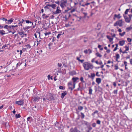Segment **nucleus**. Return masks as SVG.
Masks as SVG:
<instances>
[{"label":"nucleus","mask_w":132,"mask_h":132,"mask_svg":"<svg viewBox=\"0 0 132 132\" xmlns=\"http://www.w3.org/2000/svg\"><path fill=\"white\" fill-rule=\"evenodd\" d=\"M7 19L4 17H1L0 18V23L5 25L7 24Z\"/></svg>","instance_id":"4"},{"label":"nucleus","mask_w":132,"mask_h":132,"mask_svg":"<svg viewBox=\"0 0 132 132\" xmlns=\"http://www.w3.org/2000/svg\"><path fill=\"white\" fill-rule=\"evenodd\" d=\"M95 76V75L94 73H91V77H94Z\"/></svg>","instance_id":"50"},{"label":"nucleus","mask_w":132,"mask_h":132,"mask_svg":"<svg viewBox=\"0 0 132 132\" xmlns=\"http://www.w3.org/2000/svg\"><path fill=\"white\" fill-rule=\"evenodd\" d=\"M16 103L20 105H23L24 104L23 100H21L19 101H16Z\"/></svg>","instance_id":"7"},{"label":"nucleus","mask_w":132,"mask_h":132,"mask_svg":"<svg viewBox=\"0 0 132 132\" xmlns=\"http://www.w3.org/2000/svg\"><path fill=\"white\" fill-rule=\"evenodd\" d=\"M81 118L82 119L84 118V114L82 112L81 113Z\"/></svg>","instance_id":"36"},{"label":"nucleus","mask_w":132,"mask_h":132,"mask_svg":"<svg viewBox=\"0 0 132 132\" xmlns=\"http://www.w3.org/2000/svg\"><path fill=\"white\" fill-rule=\"evenodd\" d=\"M96 76H97L98 77H99L100 76V75H99L98 74V72H96Z\"/></svg>","instance_id":"58"},{"label":"nucleus","mask_w":132,"mask_h":132,"mask_svg":"<svg viewBox=\"0 0 132 132\" xmlns=\"http://www.w3.org/2000/svg\"><path fill=\"white\" fill-rule=\"evenodd\" d=\"M75 71H73L70 73V74L71 75H73L75 74Z\"/></svg>","instance_id":"44"},{"label":"nucleus","mask_w":132,"mask_h":132,"mask_svg":"<svg viewBox=\"0 0 132 132\" xmlns=\"http://www.w3.org/2000/svg\"><path fill=\"white\" fill-rule=\"evenodd\" d=\"M46 99L49 101H51L52 100H55L53 96L52 95L51 93H48Z\"/></svg>","instance_id":"5"},{"label":"nucleus","mask_w":132,"mask_h":132,"mask_svg":"<svg viewBox=\"0 0 132 132\" xmlns=\"http://www.w3.org/2000/svg\"><path fill=\"white\" fill-rule=\"evenodd\" d=\"M64 18H65V19L66 20H64V21H67V20L68 19V18H67V16L66 15L65 16V17H64Z\"/></svg>","instance_id":"60"},{"label":"nucleus","mask_w":132,"mask_h":132,"mask_svg":"<svg viewBox=\"0 0 132 132\" xmlns=\"http://www.w3.org/2000/svg\"><path fill=\"white\" fill-rule=\"evenodd\" d=\"M127 40L128 42H131L132 40L130 38H127Z\"/></svg>","instance_id":"37"},{"label":"nucleus","mask_w":132,"mask_h":132,"mask_svg":"<svg viewBox=\"0 0 132 132\" xmlns=\"http://www.w3.org/2000/svg\"><path fill=\"white\" fill-rule=\"evenodd\" d=\"M101 79L100 78H97L96 79V82L98 84H99L101 82Z\"/></svg>","instance_id":"13"},{"label":"nucleus","mask_w":132,"mask_h":132,"mask_svg":"<svg viewBox=\"0 0 132 132\" xmlns=\"http://www.w3.org/2000/svg\"><path fill=\"white\" fill-rule=\"evenodd\" d=\"M132 29V27L130 26L128 27H127L126 28V30L127 32L129 31L131 29Z\"/></svg>","instance_id":"20"},{"label":"nucleus","mask_w":132,"mask_h":132,"mask_svg":"<svg viewBox=\"0 0 132 132\" xmlns=\"http://www.w3.org/2000/svg\"><path fill=\"white\" fill-rule=\"evenodd\" d=\"M125 41L124 40H122L121 41H120L119 42V44L121 46H123L125 44Z\"/></svg>","instance_id":"15"},{"label":"nucleus","mask_w":132,"mask_h":132,"mask_svg":"<svg viewBox=\"0 0 132 132\" xmlns=\"http://www.w3.org/2000/svg\"><path fill=\"white\" fill-rule=\"evenodd\" d=\"M86 75L88 78H91V76L88 74L87 73H86Z\"/></svg>","instance_id":"28"},{"label":"nucleus","mask_w":132,"mask_h":132,"mask_svg":"<svg viewBox=\"0 0 132 132\" xmlns=\"http://www.w3.org/2000/svg\"><path fill=\"white\" fill-rule=\"evenodd\" d=\"M115 67V70H117L118 69V66L117 65H114Z\"/></svg>","instance_id":"40"},{"label":"nucleus","mask_w":132,"mask_h":132,"mask_svg":"<svg viewBox=\"0 0 132 132\" xmlns=\"http://www.w3.org/2000/svg\"><path fill=\"white\" fill-rule=\"evenodd\" d=\"M125 32H122V33H120L119 34L121 36H123V35L125 34Z\"/></svg>","instance_id":"32"},{"label":"nucleus","mask_w":132,"mask_h":132,"mask_svg":"<svg viewBox=\"0 0 132 132\" xmlns=\"http://www.w3.org/2000/svg\"><path fill=\"white\" fill-rule=\"evenodd\" d=\"M125 48H126V51H128L129 50V46H126L125 47Z\"/></svg>","instance_id":"33"},{"label":"nucleus","mask_w":132,"mask_h":132,"mask_svg":"<svg viewBox=\"0 0 132 132\" xmlns=\"http://www.w3.org/2000/svg\"><path fill=\"white\" fill-rule=\"evenodd\" d=\"M53 44L51 43H50L48 44V46L49 47V48L50 49L51 48H50V46L52 45Z\"/></svg>","instance_id":"52"},{"label":"nucleus","mask_w":132,"mask_h":132,"mask_svg":"<svg viewBox=\"0 0 132 132\" xmlns=\"http://www.w3.org/2000/svg\"><path fill=\"white\" fill-rule=\"evenodd\" d=\"M18 34L20 35H22V33H21V32H20V31H18Z\"/></svg>","instance_id":"64"},{"label":"nucleus","mask_w":132,"mask_h":132,"mask_svg":"<svg viewBox=\"0 0 132 132\" xmlns=\"http://www.w3.org/2000/svg\"><path fill=\"white\" fill-rule=\"evenodd\" d=\"M26 22L27 23H32L31 26H32L33 25V23L32 22H31V21H29L28 20H26Z\"/></svg>","instance_id":"27"},{"label":"nucleus","mask_w":132,"mask_h":132,"mask_svg":"<svg viewBox=\"0 0 132 132\" xmlns=\"http://www.w3.org/2000/svg\"><path fill=\"white\" fill-rule=\"evenodd\" d=\"M65 27H67L70 26V25L69 24H65Z\"/></svg>","instance_id":"43"},{"label":"nucleus","mask_w":132,"mask_h":132,"mask_svg":"<svg viewBox=\"0 0 132 132\" xmlns=\"http://www.w3.org/2000/svg\"><path fill=\"white\" fill-rule=\"evenodd\" d=\"M26 46L27 48H30L31 47V46L29 44H28L27 45H26Z\"/></svg>","instance_id":"51"},{"label":"nucleus","mask_w":132,"mask_h":132,"mask_svg":"<svg viewBox=\"0 0 132 132\" xmlns=\"http://www.w3.org/2000/svg\"><path fill=\"white\" fill-rule=\"evenodd\" d=\"M13 20L14 19L12 18H11L10 19L7 20L6 24L8 25L9 24H11L13 22Z\"/></svg>","instance_id":"8"},{"label":"nucleus","mask_w":132,"mask_h":132,"mask_svg":"<svg viewBox=\"0 0 132 132\" xmlns=\"http://www.w3.org/2000/svg\"><path fill=\"white\" fill-rule=\"evenodd\" d=\"M15 117L16 118H20L21 117V116L19 114H16L15 115Z\"/></svg>","instance_id":"31"},{"label":"nucleus","mask_w":132,"mask_h":132,"mask_svg":"<svg viewBox=\"0 0 132 132\" xmlns=\"http://www.w3.org/2000/svg\"><path fill=\"white\" fill-rule=\"evenodd\" d=\"M83 108V107L81 106H79L78 107V109L80 111H81L82 110Z\"/></svg>","instance_id":"26"},{"label":"nucleus","mask_w":132,"mask_h":132,"mask_svg":"<svg viewBox=\"0 0 132 132\" xmlns=\"http://www.w3.org/2000/svg\"><path fill=\"white\" fill-rule=\"evenodd\" d=\"M7 46V45H4L3 46V47H2V49H3L5 48V47H6Z\"/></svg>","instance_id":"57"},{"label":"nucleus","mask_w":132,"mask_h":132,"mask_svg":"<svg viewBox=\"0 0 132 132\" xmlns=\"http://www.w3.org/2000/svg\"><path fill=\"white\" fill-rule=\"evenodd\" d=\"M96 124L95 123H94L92 124V126L94 127H96Z\"/></svg>","instance_id":"42"},{"label":"nucleus","mask_w":132,"mask_h":132,"mask_svg":"<svg viewBox=\"0 0 132 132\" xmlns=\"http://www.w3.org/2000/svg\"><path fill=\"white\" fill-rule=\"evenodd\" d=\"M120 56L119 55V54H117L116 55V61L118 62H119V61L118 60V59L119 58Z\"/></svg>","instance_id":"24"},{"label":"nucleus","mask_w":132,"mask_h":132,"mask_svg":"<svg viewBox=\"0 0 132 132\" xmlns=\"http://www.w3.org/2000/svg\"><path fill=\"white\" fill-rule=\"evenodd\" d=\"M32 119L30 117H29L27 118V120L28 121H29L30 122H31V121H32Z\"/></svg>","instance_id":"22"},{"label":"nucleus","mask_w":132,"mask_h":132,"mask_svg":"<svg viewBox=\"0 0 132 132\" xmlns=\"http://www.w3.org/2000/svg\"><path fill=\"white\" fill-rule=\"evenodd\" d=\"M98 113V111L97 110H96L92 114L93 116H94V114L96 113L97 114Z\"/></svg>","instance_id":"35"},{"label":"nucleus","mask_w":132,"mask_h":132,"mask_svg":"<svg viewBox=\"0 0 132 132\" xmlns=\"http://www.w3.org/2000/svg\"><path fill=\"white\" fill-rule=\"evenodd\" d=\"M118 49V48L117 47H116L113 50V51H116L117 49Z\"/></svg>","instance_id":"61"},{"label":"nucleus","mask_w":132,"mask_h":132,"mask_svg":"<svg viewBox=\"0 0 132 132\" xmlns=\"http://www.w3.org/2000/svg\"><path fill=\"white\" fill-rule=\"evenodd\" d=\"M68 85L69 87V89L72 90L75 87V83H73L72 84V82H69L68 83Z\"/></svg>","instance_id":"3"},{"label":"nucleus","mask_w":132,"mask_h":132,"mask_svg":"<svg viewBox=\"0 0 132 132\" xmlns=\"http://www.w3.org/2000/svg\"><path fill=\"white\" fill-rule=\"evenodd\" d=\"M58 66L59 67H61L62 66V64L61 63H58Z\"/></svg>","instance_id":"56"},{"label":"nucleus","mask_w":132,"mask_h":132,"mask_svg":"<svg viewBox=\"0 0 132 132\" xmlns=\"http://www.w3.org/2000/svg\"><path fill=\"white\" fill-rule=\"evenodd\" d=\"M63 88H64V87L63 86H60L59 87V88L61 89H63Z\"/></svg>","instance_id":"46"},{"label":"nucleus","mask_w":132,"mask_h":132,"mask_svg":"<svg viewBox=\"0 0 132 132\" xmlns=\"http://www.w3.org/2000/svg\"><path fill=\"white\" fill-rule=\"evenodd\" d=\"M96 54L97 57H101L102 56V55L98 52L96 53Z\"/></svg>","instance_id":"25"},{"label":"nucleus","mask_w":132,"mask_h":132,"mask_svg":"<svg viewBox=\"0 0 132 132\" xmlns=\"http://www.w3.org/2000/svg\"><path fill=\"white\" fill-rule=\"evenodd\" d=\"M67 94L66 91H64V92L62 93L61 94V98L63 99L64 96Z\"/></svg>","instance_id":"14"},{"label":"nucleus","mask_w":132,"mask_h":132,"mask_svg":"<svg viewBox=\"0 0 132 132\" xmlns=\"http://www.w3.org/2000/svg\"><path fill=\"white\" fill-rule=\"evenodd\" d=\"M123 22L122 21V20H120L117 21L114 24V26H116L117 25L119 26L120 27H121L123 25L122 23Z\"/></svg>","instance_id":"2"},{"label":"nucleus","mask_w":132,"mask_h":132,"mask_svg":"<svg viewBox=\"0 0 132 132\" xmlns=\"http://www.w3.org/2000/svg\"><path fill=\"white\" fill-rule=\"evenodd\" d=\"M118 90H114L113 93L115 94H117V93Z\"/></svg>","instance_id":"41"},{"label":"nucleus","mask_w":132,"mask_h":132,"mask_svg":"<svg viewBox=\"0 0 132 132\" xmlns=\"http://www.w3.org/2000/svg\"><path fill=\"white\" fill-rule=\"evenodd\" d=\"M129 10H130V9H127L125 12V13L126 14H127L128 13V12Z\"/></svg>","instance_id":"34"},{"label":"nucleus","mask_w":132,"mask_h":132,"mask_svg":"<svg viewBox=\"0 0 132 132\" xmlns=\"http://www.w3.org/2000/svg\"><path fill=\"white\" fill-rule=\"evenodd\" d=\"M24 20L23 19H22V21H20L19 19L18 21H17L16 22H17V23H18L19 24H20V25L21 26H22V23H23V22H24Z\"/></svg>","instance_id":"9"},{"label":"nucleus","mask_w":132,"mask_h":132,"mask_svg":"<svg viewBox=\"0 0 132 132\" xmlns=\"http://www.w3.org/2000/svg\"><path fill=\"white\" fill-rule=\"evenodd\" d=\"M128 16L129 17L128 18L130 20H131V17L132 16V15L131 14H129L128 15Z\"/></svg>","instance_id":"45"},{"label":"nucleus","mask_w":132,"mask_h":132,"mask_svg":"<svg viewBox=\"0 0 132 132\" xmlns=\"http://www.w3.org/2000/svg\"><path fill=\"white\" fill-rule=\"evenodd\" d=\"M131 20L128 18H126L125 19V21L127 23H129L130 22Z\"/></svg>","instance_id":"23"},{"label":"nucleus","mask_w":132,"mask_h":132,"mask_svg":"<svg viewBox=\"0 0 132 132\" xmlns=\"http://www.w3.org/2000/svg\"><path fill=\"white\" fill-rule=\"evenodd\" d=\"M101 45H98V48H100V50L102 51L103 50V48H101Z\"/></svg>","instance_id":"30"},{"label":"nucleus","mask_w":132,"mask_h":132,"mask_svg":"<svg viewBox=\"0 0 132 132\" xmlns=\"http://www.w3.org/2000/svg\"><path fill=\"white\" fill-rule=\"evenodd\" d=\"M47 5H48L50 7H52L53 9H55V7H56V5L54 4H48Z\"/></svg>","instance_id":"10"},{"label":"nucleus","mask_w":132,"mask_h":132,"mask_svg":"<svg viewBox=\"0 0 132 132\" xmlns=\"http://www.w3.org/2000/svg\"><path fill=\"white\" fill-rule=\"evenodd\" d=\"M75 9H73L72 10H71L70 12L71 13H72L73 12L75 11Z\"/></svg>","instance_id":"49"},{"label":"nucleus","mask_w":132,"mask_h":132,"mask_svg":"<svg viewBox=\"0 0 132 132\" xmlns=\"http://www.w3.org/2000/svg\"><path fill=\"white\" fill-rule=\"evenodd\" d=\"M71 132H78V131L77 129V127H75L74 129H70Z\"/></svg>","instance_id":"12"},{"label":"nucleus","mask_w":132,"mask_h":132,"mask_svg":"<svg viewBox=\"0 0 132 132\" xmlns=\"http://www.w3.org/2000/svg\"><path fill=\"white\" fill-rule=\"evenodd\" d=\"M110 50L109 49V50H107L106 52L108 53H110Z\"/></svg>","instance_id":"62"},{"label":"nucleus","mask_w":132,"mask_h":132,"mask_svg":"<svg viewBox=\"0 0 132 132\" xmlns=\"http://www.w3.org/2000/svg\"><path fill=\"white\" fill-rule=\"evenodd\" d=\"M67 3V1L62 0L61 1L60 6L62 8H63L64 6L65 5V4Z\"/></svg>","instance_id":"6"},{"label":"nucleus","mask_w":132,"mask_h":132,"mask_svg":"<svg viewBox=\"0 0 132 132\" xmlns=\"http://www.w3.org/2000/svg\"><path fill=\"white\" fill-rule=\"evenodd\" d=\"M101 25L100 24L98 23L97 24V28H95L96 30H99L101 28Z\"/></svg>","instance_id":"16"},{"label":"nucleus","mask_w":132,"mask_h":132,"mask_svg":"<svg viewBox=\"0 0 132 132\" xmlns=\"http://www.w3.org/2000/svg\"><path fill=\"white\" fill-rule=\"evenodd\" d=\"M88 52H89V54H90L91 53V50L89 49L88 50H86L84 51V52L86 54Z\"/></svg>","instance_id":"21"},{"label":"nucleus","mask_w":132,"mask_h":132,"mask_svg":"<svg viewBox=\"0 0 132 132\" xmlns=\"http://www.w3.org/2000/svg\"><path fill=\"white\" fill-rule=\"evenodd\" d=\"M97 123L99 125H100L101 123V121L99 120H97L96 121Z\"/></svg>","instance_id":"39"},{"label":"nucleus","mask_w":132,"mask_h":132,"mask_svg":"<svg viewBox=\"0 0 132 132\" xmlns=\"http://www.w3.org/2000/svg\"><path fill=\"white\" fill-rule=\"evenodd\" d=\"M9 26L8 25H6L4 26V28L6 29L7 30H9Z\"/></svg>","instance_id":"29"},{"label":"nucleus","mask_w":132,"mask_h":132,"mask_svg":"<svg viewBox=\"0 0 132 132\" xmlns=\"http://www.w3.org/2000/svg\"><path fill=\"white\" fill-rule=\"evenodd\" d=\"M61 35V34H59L57 37V38H59Z\"/></svg>","instance_id":"53"},{"label":"nucleus","mask_w":132,"mask_h":132,"mask_svg":"<svg viewBox=\"0 0 132 132\" xmlns=\"http://www.w3.org/2000/svg\"><path fill=\"white\" fill-rule=\"evenodd\" d=\"M3 24H1L0 25V28H3V25H4Z\"/></svg>","instance_id":"63"},{"label":"nucleus","mask_w":132,"mask_h":132,"mask_svg":"<svg viewBox=\"0 0 132 132\" xmlns=\"http://www.w3.org/2000/svg\"><path fill=\"white\" fill-rule=\"evenodd\" d=\"M124 63L125 67H126V66L127 65V62L126 61H124Z\"/></svg>","instance_id":"54"},{"label":"nucleus","mask_w":132,"mask_h":132,"mask_svg":"<svg viewBox=\"0 0 132 132\" xmlns=\"http://www.w3.org/2000/svg\"><path fill=\"white\" fill-rule=\"evenodd\" d=\"M113 38H110L109 39L110 42H112L113 40Z\"/></svg>","instance_id":"59"},{"label":"nucleus","mask_w":132,"mask_h":132,"mask_svg":"<svg viewBox=\"0 0 132 132\" xmlns=\"http://www.w3.org/2000/svg\"><path fill=\"white\" fill-rule=\"evenodd\" d=\"M79 79L78 77H73L72 78V80L73 81V83H75L76 81Z\"/></svg>","instance_id":"19"},{"label":"nucleus","mask_w":132,"mask_h":132,"mask_svg":"<svg viewBox=\"0 0 132 132\" xmlns=\"http://www.w3.org/2000/svg\"><path fill=\"white\" fill-rule=\"evenodd\" d=\"M48 5V4H47L44 7V8L47 9H49L50 8L48 7V6H49L48 5Z\"/></svg>","instance_id":"47"},{"label":"nucleus","mask_w":132,"mask_h":132,"mask_svg":"<svg viewBox=\"0 0 132 132\" xmlns=\"http://www.w3.org/2000/svg\"><path fill=\"white\" fill-rule=\"evenodd\" d=\"M34 101L35 102L36 101H39V99H40V97H39L38 96H35L34 98Z\"/></svg>","instance_id":"11"},{"label":"nucleus","mask_w":132,"mask_h":132,"mask_svg":"<svg viewBox=\"0 0 132 132\" xmlns=\"http://www.w3.org/2000/svg\"><path fill=\"white\" fill-rule=\"evenodd\" d=\"M83 13L84 14V18H86V16L87 14V13Z\"/></svg>","instance_id":"55"},{"label":"nucleus","mask_w":132,"mask_h":132,"mask_svg":"<svg viewBox=\"0 0 132 132\" xmlns=\"http://www.w3.org/2000/svg\"><path fill=\"white\" fill-rule=\"evenodd\" d=\"M80 80L82 82H84L83 80V78L82 77H81L80 78Z\"/></svg>","instance_id":"38"},{"label":"nucleus","mask_w":132,"mask_h":132,"mask_svg":"<svg viewBox=\"0 0 132 132\" xmlns=\"http://www.w3.org/2000/svg\"><path fill=\"white\" fill-rule=\"evenodd\" d=\"M13 28V25L10 26H9V28H10V29H11Z\"/></svg>","instance_id":"48"},{"label":"nucleus","mask_w":132,"mask_h":132,"mask_svg":"<svg viewBox=\"0 0 132 132\" xmlns=\"http://www.w3.org/2000/svg\"><path fill=\"white\" fill-rule=\"evenodd\" d=\"M61 10L59 9H57L56 11L55 12H53L54 14H57L61 12Z\"/></svg>","instance_id":"17"},{"label":"nucleus","mask_w":132,"mask_h":132,"mask_svg":"<svg viewBox=\"0 0 132 132\" xmlns=\"http://www.w3.org/2000/svg\"><path fill=\"white\" fill-rule=\"evenodd\" d=\"M114 16V17L117 18L118 19L120 18L121 17V16H120V14H119L118 15L115 14Z\"/></svg>","instance_id":"18"},{"label":"nucleus","mask_w":132,"mask_h":132,"mask_svg":"<svg viewBox=\"0 0 132 132\" xmlns=\"http://www.w3.org/2000/svg\"><path fill=\"white\" fill-rule=\"evenodd\" d=\"M83 66L85 70H88L91 68V64L88 62H85L83 63Z\"/></svg>","instance_id":"1"}]
</instances>
